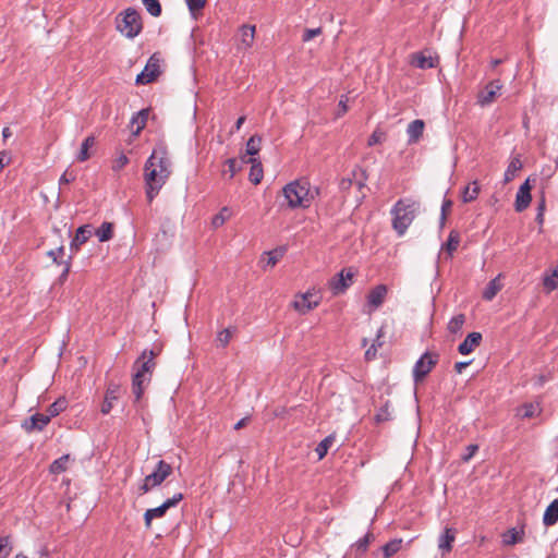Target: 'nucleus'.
<instances>
[{"label": "nucleus", "instance_id": "nucleus-1", "mask_svg": "<svg viewBox=\"0 0 558 558\" xmlns=\"http://www.w3.org/2000/svg\"><path fill=\"white\" fill-rule=\"evenodd\" d=\"M144 171L146 197L151 203L171 174V161L166 150L154 149L145 162Z\"/></svg>", "mask_w": 558, "mask_h": 558}, {"label": "nucleus", "instance_id": "nucleus-2", "mask_svg": "<svg viewBox=\"0 0 558 558\" xmlns=\"http://www.w3.org/2000/svg\"><path fill=\"white\" fill-rule=\"evenodd\" d=\"M420 210V203L412 198H400L390 209L392 229L399 236L408 231Z\"/></svg>", "mask_w": 558, "mask_h": 558}, {"label": "nucleus", "instance_id": "nucleus-3", "mask_svg": "<svg viewBox=\"0 0 558 558\" xmlns=\"http://www.w3.org/2000/svg\"><path fill=\"white\" fill-rule=\"evenodd\" d=\"M282 192L290 208H308L318 194V190H312L311 183L306 179H299L288 183Z\"/></svg>", "mask_w": 558, "mask_h": 558}, {"label": "nucleus", "instance_id": "nucleus-4", "mask_svg": "<svg viewBox=\"0 0 558 558\" xmlns=\"http://www.w3.org/2000/svg\"><path fill=\"white\" fill-rule=\"evenodd\" d=\"M154 351H144L134 363L135 373L132 378V392L136 401H140L146 385L150 381V374L155 367Z\"/></svg>", "mask_w": 558, "mask_h": 558}, {"label": "nucleus", "instance_id": "nucleus-5", "mask_svg": "<svg viewBox=\"0 0 558 558\" xmlns=\"http://www.w3.org/2000/svg\"><path fill=\"white\" fill-rule=\"evenodd\" d=\"M116 27L124 37L133 39L143 29L142 17L135 9L128 8L117 16Z\"/></svg>", "mask_w": 558, "mask_h": 558}, {"label": "nucleus", "instance_id": "nucleus-6", "mask_svg": "<svg viewBox=\"0 0 558 558\" xmlns=\"http://www.w3.org/2000/svg\"><path fill=\"white\" fill-rule=\"evenodd\" d=\"M172 473V466L163 460H159L155 470L145 476L140 490L146 494L151 488L159 486Z\"/></svg>", "mask_w": 558, "mask_h": 558}, {"label": "nucleus", "instance_id": "nucleus-7", "mask_svg": "<svg viewBox=\"0 0 558 558\" xmlns=\"http://www.w3.org/2000/svg\"><path fill=\"white\" fill-rule=\"evenodd\" d=\"M438 362V355L425 352L414 364L413 379L415 383L423 380Z\"/></svg>", "mask_w": 558, "mask_h": 558}, {"label": "nucleus", "instance_id": "nucleus-8", "mask_svg": "<svg viewBox=\"0 0 558 558\" xmlns=\"http://www.w3.org/2000/svg\"><path fill=\"white\" fill-rule=\"evenodd\" d=\"M160 59L156 54H153L148 59L144 70L136 76L135 83L137 85H146L153 83L160 75Z\"/></svg>", "mask_w": 558, "mask_h": 558}, {"label": "nucleus", "instance_id": "nucleus-9", "mask_svg": "<svg viewBox=\"0 0 558 558\" xmlns=\"http://www.w3.org/2000/svg\"><path fill=\"white\" fill-rule=\"evenodd\" d=\"M354 272L351 269H342L339 274L333 276L328 286L333 295L344 293L353 283Z\"/></svg>", "mask_w": 558, "mask_h": 558}, {"label": "nucleus", "instance_id": "nucleus-10", "mask_svg": "<svg viewBox=\"0 0 558 558\" xmlns=\"http://www.w3.org/2000/svg\"><path fill=\"white\" fill-rule=\"evenodd\" d=\"M388 289L385 284H377L366 295V304L364 312L372 314L378 310L387 296Z\"/></svg>", "mask_w": 558, "mask_h": 558}, {"label": "nucleus", "instance_id": "nucleus-11", "mask_svg": "<svg viewBox=\"0 0 558 558\" xmlns=\"http://www.w3.org/2000/svg\"><path fill=\"white\" fill-rule=\"evenodd\" d=\"M502 85L499 80H494L485 85V87L477 95V102L485 107L490 105L498 95H500V90Z\"/></svg>", "mask_w": 558, "mask_h": 558}, {"label": "nucleus", "instance_id": "nucleus-12", "mask_svg": "<svg viewBox=\"0 0 558 558\" xmlns=\"http://www.w3.org/2000/svg\"><path fill=\"white\" fill-rule=\"evenodd\" d=\"M531 190L532 185L530 183V179L527 178L520 185L515 195L514 209L517 213H522L530 206L532 201Z\"/></svg>", "mask_w": 558, "mask_h": 558}, {"label": "nucleus", "instance_id": "nucleus-13", "mask_svg": "<svg viewBox=\"0 0 558 558\" xmlns=\"http://www.w3.org/2000/svg\"><path fill=\"white\" fill-rule=\"evenodd\" d=\"M319 302V299L313 300V294L307 291L306 293L298 295L292 302V306L300 314H306L317 307Z\"/></svg>", "mask_w": 558, "mask_h": 558}, {"label": "nucleus", "instance_id": "nucleus-14", "mask_svg": "<svg viewBox=\"0 0 558 558\" xmlns=\"http://www.w3.org/2000/svg\"><path fill=\"white\" fill-rule=\"evenodd\" d=\"M49 422V416H46L43 413H36L22 423V428L28 434L33 432H41Z\"/></svg>", "mask_w": 558, "mask_h": 558}, {"label": "nucleus", "instance_id": "nucleus-15", "mask_svg": "<svg viewBox=\"0 0 558 558\" xmlns=\"http://www.w3.org/2000/svg\"><path fill=\"white\" fill-rule=\"evenodd\" d=\"M239 36L240 38L236 44V48L239 50L250 49L253 46L255 39V26L248 24L242 25L239 29Z\"/></svg>", "mask_w": 558, "mask_h": 558}, {"label": "nucleus", "instance_id": "nucleus-16", "mask_svg": "<svg viewBox=\"0 0 558 558\" xmlns=\"http://www.w3.org/2000/svg\"><path fill=\"white\" fill-rule=\"evenodd\" d=\"M121 393V387L118 384L110 383L107 387L105 400L101 404V413L108 414L112 410L114 401H117Z\"/></svg>", "mask_w": 558, "mask_h": 558}, {"label": "nucleus", "instance_id": "nucleus-17", "mask_svg": "<svg viewBox=\"0 0 558 558\" xmlns=\"http://www.w3.org/2000/svg\"><path fill=\"white\" fill-rule=\"evenodd\" d=\"M410 63L422 70L434 69L438 65V59L432 57L430 54L426 56L424 52H414L410 56Z\"/></svg>", "mask_w": 558, "mask_h": 558}, {"label": "nucleus", "instance_id": "nucleus-18", "mask_svg": "<svg viewBox=\"0 0 558 558\" xmlns=\"http://www.w3.org/2000/svg\"><path fill=\"white\" fill-rule=\"evenodd\" d=\"M482 341V333L481 332H471L469 333L465 339L459 344L458 351L462 355H466L472 353L475 348H477L481 344Z\"/></svg>", "mask_w": 558, "mask_h": 558}, {"label": "nucleus", "instance_id": "nucleus-19", "mask_svg": "<svg viewBox=\"0 0 558 558\" xmlns=\"http://www.w3.org/2000/svg\"><path fill=\"white\" fill-rule=\"evenodd\" d=\"M93 234V228L90 225H83L77 228L74 239L71 242V251L77 252L80 246L88 241Z\"/></svg>", "mask_w": 558, "mask_h": 558}, {"label": "nucleus", "instance_id": "nucleus-20", "mask_svg": "<svg viewBox=\"0 0 558 558\" xmlns=\"http://www.w3.org/2000/svg\"><path fill=\"white\" fill-rule=\"evenodd\" d=\"M243 162L251 163V169L248 173L250 181L254 185L259 184L264 177L262 162L254 157H250L248 159L243 158Z\"/></svg>", "mask_w": 558, "mask_h": 558}, {"label": "nucleus", "instance_id": "nucleus-21", "mask_svg": "<svg viewBox=\"0 0 558 558\" xmlns=\"http://www.w3.org/2000/svg\"><path fill=\"white\" fill-rule=\"evenodd\" d=\"M542 413L541 404L537 402L524 403L517 410V416L520 418H533Z\"/></svg>", "mask_w": 558, "mask_h": 558}, {"label": "nucleus", "instance_id": "nucleus-22", "mask_svg": "<svg viewBox=\"0 0 558 558\" xmlns=\"http://www.w3.org/2000/svg\"><path fill=\"white\" fill-rule=\"evenodd\" d=\"M457 531L452 527H446L444 533L438 538V548L442 553H449L452 549V544L456 539Z\"/></svg>", "mask_w": 558, "mask_h": 558}, {"label": "nucleus", "instance_id": "nucleus-23", "mask_svg": "<svg viewBox=\"0 0 558 558\" xmlns=\"http://www.w3.org/2000/svg\"><path fill=\"white\" fill-rule=\"evenodd\" d=\"M558 522V498L554 499L545 509L543 523L546 526L555 525Z\"/></svg>", "mask_w": 558, "mask_h": 558}, {"label": "nucleus", "instance_id": "nucleus-24", "mask_svg": "<svg viewBox=\"0 0 558 558\" xmlns=\"http://www.w3.org/2000/svg\"><path fill=\"white\" fill-rule=\"evenodd\" d=\"M424 125H425L424 121L420 120V119L412 121L408 125L407 133L409 136L410 144H414L420 140V137L422 136L423 131H424Z\"/></svg>", "mask_w": 558, "mask_h": 558}, {"label": "nucleus", "instance_id": "nucleus-25", "mask_svg": "<svg viewBox=\"0 0 558 558\" xmlns=\"http://www.w3.org/2000/svg\"><path fill=\"white\" fill-rule=\"evenodd\" d=\"M284 252L286 250L283 247H278L264 253V257L262 258L263 267H274L283 257Z\"/></svg>", "mask_w": 558, "mask_h": 558}, {"label": "nucleus", "instance_id": "nucleus-26", "mask_svg": "<svg viewBox=\"0 0 558 558\" xmlns=\"http://www.w3.org/2000/svg\"><path fill=\"white\" fill-rule=\"evenodd\" d=\"M147 119H148V110L147 109H142L138 112H136L135 114H133L130 123H131L132 128L135 126V129L133 130V133L135 135L140 134V132L145 128Z\"/></svg>", "mask_w": 558, "mask_h": 558}, {"label": "nucleus", "instance_id": "nucleus-27", "mask_svg": "<svg viewBox=\"0 0 558 558\" xmlns=\"http://www.w3.org/2000/svg\"><path fill=\"white\" fill-rule=\"evenodd\" d=\"M480 184L478 181H473L470 184H468L461 193V198L463 203H471L475 201L478 197L480 194Z\"/></svg>", "mask_w": 558, "mask_h": 558}, {"label": "nucleus", "instance_id": "nucleus-28", "mask_svg": "<svg viewBox=\"0 0 558 558\" xmlns=\"http://www.w3.org/2000/svg\"><path fill=\"white\" fill-rule=\"evenodd\" d=\"M521 169H522V161H521L520 157H518V156L513 157L510 160V162L505 171L504 182L505 183L511 182L515 178L518 171H520Z\"/></svg>", "mask_w": 558, "mask_h": 558}, {"label": "nucleus", "instance_id": "nucleus-29", "mask_svg": "<svg viewBox=\"0 0 558 558\" xmlns=\"http://www.w3.org/2000/svg\"><path fill=\"white\" fill-rule=\"evenodd\" d=\"M501 283H500V275H498L496 278L492 279L487 286L485 287L483 291V299L486 301H492L496 294L501 290Z\"/></svg>", "mask_w": 558, "mask_h": 558}, {"label": "nucleus", "instance_id": "nucleus-30", "mask_svg": "<svg viewBox=\"0 0 558 558\" xmlns=\"http://www.w3.org/2000/svg\"><path fill=\"white\" fill-rule=\"evenodd\" d=\"M96 143V137L94 135L87 136L80 148V151L76 156L77 161L84 162L90 158L89 148H92Z\"/></svg>", "mask_w": 558, "mask_h": 558}, {"label": "nucleus", "instance_id": "nucleus-31", "mask_svg": "<svg viewBox=\"0 0 558 558\" xmlns=\"http://www.w3.org/2000/svg\"><path fill=\"white\" fill-rule=\"evenodd\" d=\"M166 509L160 505L159 507L147 509L144 513V521L146 529H150L154 519L162 518L166 514Z\"/></svg>", "mask_w": 558, "mask_h": 558}, {"label": "nucleus", "instance_id": "nucleus-32", "mask_svg": "<svg viewBox=\"0 0 558 558\" xmlns=\"http://www.w3.org/2000/svg\"><path fill=\"white\" fill-rule=\"evenodd\" d=\"M68 402L65 398H59L53 403H51L47 409L46 416H49V421H51L52 417L58 416L61 412H63L66 409Z\"/></svg>", "mask_w": 558, "mask_h": 558}, {"label": "nucleus", "instance_id": "nucleus-33", "mask_svg": "<svg viewBox=\"0 0 558 558\" xmlns=\"http://www.w3.org/2000/svg\"><path fill=\"white\" fill-rule=\"evenodd\" d=\"M96 235L100 242H107L113 236V225L111 222H102L97 229Z\"/></svg>", "mask_w": 558, "mask_h": 558}, {"label": "nucleus", "instance_id": "nucleus-34", "mask_svg": "<svg viewBox=\"0 0 558 558\" xmlns=\"http://www.w3.org/2000/svg\"><path fill=\"white\" fill-rule=\"evenodd\" d=\"M335 441V436L333 435H329L327 437H325L318 445L317 447L315 448V452L318 457V460H322L326 457L328 450L330 449V447L332 446Z\"/></svg>", "mask_w": 558, "mask_h": 558}, {"label": "nucleus", "instance_id": "nucleus-35", "mask_svg": "<svg viewBox=\"0 0 558 558\" xmlns=\"http://www.w3.org/2000/svg\"><path fill=\"white\" fill-rule=\"evenodd\" d=\"M374 536L371 532H367L363 537L359 538L354 544L353 548L357 551L360 556L364 555L371 542L373 541Z\"/></svg>", "mask_w": 558, "mask_h": 558}, {"label": "nucleus", "instance_id": "nucleus-36", "mask_svg": "<svg viewBox=\"0 0 558 558\" xmlns=\"http://www.w3.org/2000/svg\"><path fill=\"white\" fill-rule=\"evenodd\" d=\"M460 243V235L456 230L450 231L447 242L444 244V248L447 251L449 256L452 255L454 251H457Z\"/></svg>", "mask_w": 558, "mask_h": 558}, {"label": "nucleus", "instance_id": "nucleus-37", "mask_svg": "<svg viewBox=\"0 0 558 558\" xmlns=\"http://www.w3.org/2000/svg\"><path fill=\"white\" fill-rule=\"evenodd\" d=\"M401 544H402V539H400V538L392 539V541L388 542L387 544H385L381 548L385 558H389V557L393 556L395 554H397L401 548Z\"/></svg>", "mask_w": 558, "mask_h": 558}, {"label": "nucleus", "instance_id": "nucleus-38", "mask_svg": "<svg viewBox=\"0 0 558 558\" xmlns=\"http://www.w3.org/2000/svg\"><path fill=\"white\" fill-rule=\"evenodd\" d=\"M260 143H262L260 136L253 135L252 137H250L246 143V154L250 155L251 157H254L255 155H257L258 151L260 150Z\"/></svg>", "mask_w": 558, "mask_h": 558}, {"label": "nucleus", "instance_id": "nucleus-39", "mask_svg": "<svg viewBox=\"0 0 558 558\" xmlns=\"http://www.w3.org/2000/svg\"><path fill=\"white\" fill-rule=\"evenodd\" d=\"M352 175L354 177V186L361 191L363 187H365V183L367 180V175L365 170H363L360 167H355L352 170Z\"/></svg>", "mask_w": 558, "mask_h": 558}, {"label": "nucleus", "instance_id": "nucleus-40", "mask_svg": "<svg viewBox=\"0 0 558 558\" xmlns=\"http://www.w3.org/2000/svg\"><path fill=\"white\" fill-rule=\"evenodd\" d=\"M233 330L234 329H231V328H225L222 330H220L218 333H217V337H216V345L217 347H221V348H226L231 338H232V333H233Z\"/></svg>", "mask_w": 558, "mask_h": 558}, {"label": "nucleus", "instance_id": "nucleus-41", "mask_svg": "<svg viewBox=\"0 0 558 558\" xmlns=\"http://www.w3.org/2000/svg\"><path fill=\"white\" fill-rule=\"evenodd\" d=\"M68 462H69V456L68 454L61 456L60 458H58L50 464V472L53 474H60V473L64 472L66 470Z\"/></svg>", "mask_w": 558, "mask_h": 558}, {"label": "nucleus", "instance_id": "nucleus-42", "mask_svg": "<svg viewBox=\"0 0 558 558\" xmlns=\"http://www.w3.org/2000/svg\"><path fill=\"white\" fill-rule=\"evenodd\" d=\"M464 322L465 317L463 314L453 316L448 323V330L451 333H458L462 329Z\"/></svg>", "mask_w": 558, "mask_h": 558}, {"label": "nucleus", "instance_id": "nucleus-43", "mask_svg": "<svg viewBox=\"0 0 558 558\" xmlns=\"http://www.w3.org/2000/svg\"><path fill=\"white\" fill-rule=\"evenodd\" d=\"M231 216V211L228 207H223L219 214H217L216 216H214L213 220H211V225L215 227V228H219L221 227L226 220H228Z\"/></svg>", "mask_w": 558, "mask_h": 558}, {"label": "nucleus", "instance_id": "nucleus-44", "mask_svg": "<svg viewBox=\"0 0 558 558\" xmlns=\"http://www.w3.org/2000/svg\"><path fill=\"white\" fill-rule=\"evenodd\" d=\"M143 4L150 15L157 17L161 14V5L159 0H143Z\"/></svg>", "mask_w": 558, "mask_h": 558}, {"label": "nucleus", "instance_id": "nucleus-45", "mask_svg": "<svg viewBox=\"0 0 558 558\" xmlns=\"http://www.w3.org/2000/svg\"><path fill=\"white\" fill-rule=\"evenodd\" d=\"M12 551L10 536L0 537V558H8Z\"/></svg>", "mask_w": 558, "mask_h": 558}, {"label": "nucleus", "instance_id": "nucleus-46", "mask_svg": "<svg viewBox=\"0 0 558 558\" xmlns=\"http://www.w3.org/2000/svg\"><path fill=\"white\" fill-rule=\"evenodd\" d=\"M544 287L549 291L558 288V266L554 269L551 276L544 278Z\"/></svg>", "mask_w": 558, "mask_h": 558}, {"label": "nucleus", "instance_id": "nucleus-47", "mask_svg": "<svg viewBox=\"0 0 558 558\" xmlns=\"http://www.w3.org/2000/svg\"><path fill=\"white\" fill-rule=\"evenodd\" d=\"M227 170L222 172L223 175H229V179H233L235 173L240 170V168L236 167V160L234 158H229L226 160Z\"/></svg>", "mask_w": 558, "mask_h": 558}, {"label": "nucleus", "instance_id": "nucleus-48", "mask_svg": "<svg viewBox=\"0 0 558 558\" xmlns=\"http://www.w3.org/2000/svg\"><path fill=\"white\" fill-rule=\"evenodd\" d=\"M129 163V158L125 154H120L113 161H112V170L118 172L122 170L126 165Z\"/></svg>", "mask_w": 558, "mask_h": 558}, {"label": "nucleus", "instance_id": "nucleus-49", "mask_svg": "<svg viewBox=\"0 0 558 558\" xmlns=\"http://www.w3.org/2000/svg\"><path fill=\"white\" fill-rule=\"evenodd\" d=\"M185 2L187 4L189 10L192 13H195L204 8L206 0H185Z\"/></svg>", "mask_w": 558, "mask_h": 558}, {"label": "nucleus", "instance_id": "nucleus-50", "mask_svg": "<svg viewBox=\"0 0 558 558\" xmlns=\"http://www.w3.org/2000/svg\"><path fill=\"white\" fill-rule=\"evenodd\" d=\"M322 34V28L320 27H316V28H306L303 33V36H302V40L303 41H310L312 40L314 37L318 36Z\"/></svg>", "mask_w": 558, "mask_h": 558}, {"label": "nucleus", "instance_id": "nucleus-51", "mask_svg": "<svg viewBox=\"0 0 558 558\" xmlns=\"http://www.w3.org/2000/svg\"><path fill=\"white\" fill-rule=\"evenodd\" d=\"M353 185H354V177L352 175V173L347 178H342L339 182V187L341 191H348Z\"/></svg>", "mask_w": 558, "mask_h": 558}, {"label": "nucleus", "instance_id": "nucleus-52", "mask_svg": "<svg viewBox=\"0 0 558 558\" xmlns=\"http://www.w3.org/2000/svg\"><path fill=\"white\" fill-rule=\"evenodd\" d=\"M477 450H478L477 445H473V444L469 445L466 447V452L462 456V460L464 462L470 461L474 457V454L477 452Z\"/></svg>", "mask_w": 558, "mask_h": 558}, {"label": "nucleus", "instance_id": "nucleus-53", "mask_svg": "<svg viewBox=\"0 0 558 558\" xmlns=\"http://www.w3.org/2000/svg\"><path fill=\"white\" fill-rule=\"evenodd\" d=\"M64 253V247L60 246L56 251L51 250L48 252V256L52 258V262L57 265H63L64 262L58 259V255H62Z\"/></svg>", "mask_w": 558, "mask_h": 558}, {"label": "nucleus", "instance_id": "nucleus-54", "mask_svg": "<svg viewBox=\"0 0 558 558\" xmlns=\"http://www.w3.org/2000/svg\"><path fill=\"white\" fill-rule=\"evenodd\" d=\"M383 140H384V134L375 131L368 137L367 144H368V146H374V145L380 143Z\"/></svg>", "mask_w": 558, "mask_h": 558}, {"label": "nucleus", "instance_id": "nucleus-55", "mask_svg": "<svg viewBox=\"0 0 558 558\" xmlns=\"http://www.w3.org/2000/svg\"><path fill=\"white\" fill-rule=\"evenodd\" d=\"M74 180L75 175L73 173H68V171H65L59 179V185L61 186L63 184H69Z\"/></svg>", "mask_w": 558, "mask_h": 558}, {"label": "nucleus", "instance_id": "nucleus-56", "mask_svg": "<svg viewBox=\"0 0 558 558\" xmlns=\"http://www.w3.org/2000/svg\"><path fill=\"white\" fill-rule=\"evenodd\" d=\"M518 542V532L515 530L510 531V537L505 539L507 545H513Z\"/></svg>", "mask_w": 558, "mask_h": 558}, {"label": "nucleus", "instance_id": "nucleus-57", "mask_svg": "<svg viewBox=\"0 0 558 558\" xmlns=\"http://www.w3.org/2000/svg\"><path fill=\"white\" fill-rule=\"evenodd\" d=\"M376 352H377V349H376V345L375 343H373L365 352V357L366 360H372L376 356Z\"/></svg>", "mask_w": 558, "mask_h": 558}, {"label": "nucleus", "instance_id": "nucleus-58", "mask_svg": "<svg viewBox=\"0 0 558 558\" xmlns=\"http://www.w3.org/2000/svg\"><path fill=\"white\" fill-rule=\"evenodd\" d=\"M63 265H64V268H63L62 274H61V276H60V280H61V281H63V280H65V279H66V277H68V275H69V272H70V269H71V263H70V260H65V262L63 263Z\"/></svg>", "mask_w": 558, "mask_h": 558}, {"label": "nucleus", "instance_id": "nucleus-59", "mask_svg": "<svg viewBox=\"0 0 558 558\" xmlns=\"http://www.w3.org/2000/svg\"><path fill=\"white\" fill-rule=\"evenodd\" d=\"M347 101L348 99H343V97L340 99L339 101V112H338V116H341L343 113H345L348 111V106H347Z\"/></svg>", "mask_w": 558, "mask_h": 558}, {"label": "nucleus", "instance_id": "nucleus-60", "mask_svg": "<svg viewBox=\"0 0 558 558\" xmlns=\"http://www.w3.org/2000/svg\"><path fill=\"white\" fill-rule=\"evenodd\" d=\"M452 202L450 199H445L441 205V214H446L451 209Z\"/></svg>", "mask_w": 558, "mask_h": 558}, {"label": "nucleus", "instance_id": "nucleus-61", "mask_svg": "<svg viewBox=\"0 0 558 558\" xmlns=\"http://www.w3.org/2000/svg\"><path fill=\"white\" fill-rule=\"evenodd\" d=\"M471 362H458L454 364V369L457 373H462V371L470 365Z\"/></svg>", "mask_w": 558, "mask_h": 558}, {"label": "nucleus", "instance_id": "nucleus-62", "mask_svg": "<svg viewBox=\"0 0 558 558\" xmlns=\"http://www.w3.org/2000/svg\"><path fill=\"white\" fill-rule=\"evenodd\" d=\"M9 159L7 158V154L4 151L0 153V171L8 165Z\"/></svg>", "mask_w": 558, "mask_h": 558}, {"label": "nucleus", "instance_id": "nucleus-63", "mask_svg": "<svg viewBox=\"0 0 558 558\" xmlns=\"http://www.w3.org/2000/svg\"><path fill=\"white\" fill-rule=\"evenodd\" d=\"M161 505H162V507L166 509V511H167V510H169L170 508H172V507H175V506H177V504H175V501L173 500V498H172V497H171V498H168V499H167L163 504H161Z\"/></svg>", "mask_w": 558, "mask_h": 558}, {"label": "nucleus", "instance_id": "nucleus-64", "mask_svg": "<svg viewBox=\"0 0 558 558\" xmlns=\"http://www.w3.org/2000/svg\"><path fill=\"white\" fill-rule=\"evenodd\" d=\"M244 121H245V117H244V116L240 117V118L236 120V122H235V124H234V128H233V130L231 131V133H233V132H235V131H239V130L242 128V125H243Z\"/></svg>", "mask_w": 558, "mask_h": 558}]
</instances>
